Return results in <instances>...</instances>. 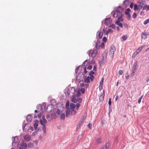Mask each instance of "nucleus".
<instances>
[{
	"label": "nucleus",
	"instance_id": "1",
	"mask_svg": "<svg viewBox=\"0 0 149 149\" xmlns=\"http://www.w3.org/2000/svg\"><path fill=\"white\" fill-rule=\"evenodd\" d=\"M72 101L74 103H76L77 102L78 103H77L75 105L73 103H71L70 104V108H68L67 109L66 112V115L67 116L70 115H75L76 113V111L74 109L75 108L76 110H78L80 106V103L82 102V99L81 98H78L77 97L75 96L71 99Z\"/></svg>",
	"mask_w": 149,
	"mask_h": 149
},
{
	"label": "nucleus",
	"instance_id": "2",
	"mask_svg": "<svg viewBox=\"0 0 149 149\" xmlns=\"http://www.w3.org/2000/svg\"><path fill=\"white\" fill-rule=\"evenodd\" d=\"M75 92V90L73 87H70L69 88H66L65 90V94L66 96H68L70 97L74 96V94Z\"/></svg>",
	"mask_w": 149,
	"mask_h": 149
},
{
	"label": "nucleus",
	"instance_id": "3",
	"mask_svg": "<svg viewBox=\"0 0 149 149\" xmlns=\"http://www.w3.org/2000/svg\"><path fill=\"white\" fill-rule=\"evenodd\" d=\"M123 12V10L121 6L119 7L116 10L115 12H113V16L114 17H116L119 16H120Z\"/></svg>",
	"mask_w": 149,
	"mask_h": 149
},
{
	"label": "nucleus",
	"instance_id": "4",
	"mask_svg": "<svg viewBox=\"0 0 149 149\" xmlns=\"http://www.w3.org/2000/svg\"><path fill=\"white\" fill-rule=\"evenodd\" d=\"M27 146V144L24 143V141L18 143V147L19 149H25L26 148Z\"/></svg>",
	"mask_w": 149,
	"mask_h": 149
},
{
	"label": "nucleus",
	"instance_id": "5",
	"mask_svg": "<svg viewBox=\"0 0 149 149\" xmlns=\"http://www.w3.org/2000/svg\"><path fill=\"white\" fill-rule=\"evenodd\" d=\"M97 52V49H95L93 51L91 52V50H89L88 52V55L89 56H90V54H91V56L92 58H94L95 57Z\"/></svg>",
	"mask_w": 149,
	"mask_h": 149
},
{
	"label": "nucleus",
	"instance_id": "6",
	"mask_svg": "<svg viewBox=\"0 0 149 149\" xmlns=\"http://www.w3.org/2000/svg\"><path fill=\"white\" fill-rule=\"evenodd\" d=\"M94 78V76H91V77L85 76L84 78V82L86 83H89L90 82V80L93 81Z\"/></svg>",
	"mask_w": 149,
	"mask_h": 149
},
{
	"label": "nucleus",
	"instance_id": "7",
	"mask_svg": "<svg viewBox=\"0 0 149 149\" xmlns=\"http://www.w3.org/2000/svg\"><path fill=\"white\" fill-rule=\"evenodd\" d=\"M87 61V60H85L84 61L83 63L82 66H79L77 68L75 69V72L77 73L78 71H79V68H82L83 67H85V65H86V67L87 65V64L86 63V62ZM81 71V69H79V72H80ZM79 73V72H78Z\"/></svg>",
	"mask_w": 149,
	"mask_h": 149
},
{
	"label": "nucleus",
	"instance_id": "8",
	"mask_svg": "<svg viewBox=\"0 0 149 149\" xmlns=\"http://www.w3.org/2000/svg\"><path fill=\"white\" fill-rule=\"evenodd\" d=\"M115 51V48L114 46H112L111 47L110 51V57L112 58L113 57L114 52Z\"/></svg>",
	"mask_w": 149,
	"mask_h": 149
},
{
	"label": "nucleus",
	"instance_id": "9",
	"mask_svg": "<svg viewBox=\"0 0 149 149\" xmlns=\"http://www.w3.org/2000/svg\"><path fill=\"white\" fill-rule=\"evenodd\" d=\"M138 67V62L137 61H135L134 63L133 68L132 70V72L133 74V75L134 74L136 70Z\"/></svg>",
	"mask_w": 149,
	"mask_h": 149
},
{
	"label": "nucleus",
	"instance_id": "10",
	"mask_svg": "<svg viewBox=\"0 0 149 149\" xmlns=\"http://www.w3.org/2000/svg\"><path fill=\"white\" fill-rule=\"evenodd\" d=\"M86 116L87 114L85 113L84 115L82 117L80 121L79 122V126L83 123L84 120L85 119Z\"/></svg>",
	"mask_w": 149,
	"mask_h": 149
},
{
	"label": "nucleus",
	"instance_id": "11",
	"mask_svg": "<svg viewBox=\"0 0 149 149\" xmlns=\"http://www.w3.org/2000/svg\"><path fill=\"white\" fill-rule=\"evenodd\" d=\"M30 126V124L29 123H27L26 124L23 128V131L24 132L28 130L29 129Z\"/></svg>",
	"mask_w": 149,
	"mask_h": 149
},
{
	"label": "nucleus",
	"instance_id": "12",
	"mask_svg": "<svg viewBox=\"0 0 149 149\" xmlns=\"http://www.w3.org/2000/svg\"><path fill=\"white\" fill-rule=\"evenodd\" d=\"M18 137L17 136H15L13 138H12V145H15L16 143L18 141Z\"/></svg>",
	"mask_w": 149,
	"mask_h": 149
},
{
	"label": "nucleus",
	"instance_id": "13",
	"mask_svg": "<svg viewBox=\"0 0 149 149\" xmlns=\"http://www.w3.org/2000/svg\"><path fill=\"white\" fill-rule=\"evenodd\" d=\"M42 120H40V122L41 124H43L44 125L45 124H46L47 123V121L45 118L44 116H42Z\"/></svg>",
	"mask_w": 149,
	"mask_h": 149
},
{
	"label": "nucleus",
	"instance_id": "14",
	"mask_svg": "<svg viewBox=\"0 0 149 149\" xmlns=\"http://www.w3.org/2000/svg\"><path fill=\"white\" fill-rule=\"evenodd\" d=\"M112 19L111 18H106L105 20V24L106 25H108L111 23Z\"/></svg>",
	"mask_w": 149,
	"mask_h": 149
},
{
	"label": "nucleus",
	"instance_id": "15",
	"mask_svg": "<svg viewBox=\"0 0 149 149\" xmlns=\"http://www.w3.org/2000/svg\"><path fill=\"white\" fill-rule=\"evenodd\" d=\"M24 139L26 141H30L31 137L29 134H27L24 136Z\"/></svg>",
	"mask_w": 149,
	"mask_h": 149
},
{
	"label": "nucleus",
	"instance_id": "16",
	"mask_svg": "<svg viewBox=\"0 0 149 149\" xmlns=\"http://www.w3.org/2000/svg\"><path fill=\"white\" fill-rule=\"evenodd\" d=\"M46 104L45 103H43L40 106V109L42 112H43L45 109Z\"/></svg>",
	"mask_w": 149,
	"mask_h": 149
},
{
	"label": "nucleus",
	"instance_id": "17",
	"mask_svg": "<svg viewBox=\"0 0 149 149\" xmlns=\"http://www.w3.org/2000/svg\"><path fill=\"white\" fill-rule=\"evenodd\" d=\"M32 117L31 115H28L26 117V120L28 122H30L32 120Z\"/></svg>",
	"mask_w": 149,
	"mask_h": 149
},
{
	"label": "nucleus",
	"instance_id": "18",
	"mask_svg": "<svg viewBox=\"0 0 149 149\" xmlns=\"http://www.w3.org/2000/svg\"><path fill=\"white\" fill-rule=\"evenodd\" d=\"M145 46L143 45L139 47V48L136 50V52L138 54L142 50L143 47H145Z\"/></svg>",
	"mask_w": 149,
	"mask_h": 149
},
{
	"label": "nucleus",
	"instance_id": "19",
	"mask_svg": "<svg viewBox=\"0 0 149 149\" xmlns=\"http://www.w3.org/2000/svg\"><path fill=\"white\" fill-rule=\"evenodd\" d=\"M116 25H118L119 27L122 28L123 27V24L121 22L118 21H116L115 23Z\"/></svg>",
	"mask_w": 149,
	"mask_h": 149
},
{
	"label": "nucleus",
	"instance_id": "20",
	"mask_svg": "<svg viewBox=\"0 0 149 149\" xmlns=\"http://www.w3.org/2000/svg\"><path fill=\"white\" fill-rule=\"evenodd\" d=\"M100 42L99 40H97V43L96 45V48L98 49L100 48Z\"/></svg>",
	"mask_w": 149,
	"mask_h": 149
},
{
	"label": "nucleus",
	"instance_id": "21",
	"mask_svg": "<svg viewBox=\"0 0 149 149\" xmlns=\"http://www.w3.org/2000/svg\"><path fill=\"white\" fill-rule=\"evenodd\" d=\"M123 16V14H121V15L118 17V20L116 21H118L119 22H121L123 21V19L122 18V17Z\"/></svg>",
	"mask_w": 149,
	"mask_h": 149
},
{
	"label": "nucleus",
	"instance_id": "22",
	"mask_svg": "<svg viewBox=\"0 0 149 149\" xmlns=\"http://www.w3.org/2000/svg\"><path fill=\"white\" fill-rule=\"evenodd\" d=\"M109 145V143H106L105 146L102 147L100 149H108Z\"/></svg>",
	"mask_w": 149,
	"mask_h": 149
},
{
	"label": "nucleus",
	"instance_id": "23",
	"mask_svg": "<svg viewBox=\"0 0 149 149\" xmlns=\"http://www.w3.org/2000/svg\"><path fill=\"white\" fill-rule=\"evenodd\" d=\"M130 0H125L123 3V4L125 6L129 5L130 3Z\"/></svg>",
	"mask_w": 149,
	"mask_h": 149
},
{
	"label": "nucleus",
	"instance_id": "24",
	"mask_svg": "<svg viewBox=\"0 0 149 149\" xmlns=\"http://www.w3.org/2000/svg\"><path fill=\"white\" fill-rule=\"evenodd\" d=\"M41 124L42 125V128L43 130V133L44 134H46V128L45 127V124L44 125H43V124Z\"/></svg>",
	"mask_w": 149,
	"mask_h": 149
},
{
	"label": "nucleus",
	"instance_id": "25",
	"mask_svg": "<svg viewBox=\"0 0 149 149\" xmlns=\"http://www.w3.org/2000/svg\"><path fill=\"white\" fill-rule=\"evenodd\" d=\"M105 95L104 91L103 93L100 97L99 99L100 101H102L104 99V97Z\"/></svg>",
	"mask_w": 149,
	"mask_h": 149
},
{
	"label": "nucleus",
	"instance_id": "26",
	"mask_svg": "<svg viewBox=\"0 0 149 149\" xmlns=\"http://www.w3.org/2000/svg\"><path fill=\"white\" fill-rule=\"evenodd\" d=\"M143 10H146L147 11L149 10V6L148 5H146L143 7Z\"/></svg>",
	"mask_w": 149,
	"mask_h": 149
},
{
	"label": "nucleus",
	"instance_id": "27",
	"mask_svg": "<svg viewBox=\"0 0 149 149\" xmlns=\"http://www.w3.org/2000/svg\"><path fill=\"white\" fill-rule=\"evenodd\" d=\"M103 33L102 31H101L99 33L98 37L99 38L101 39L103 35Z\"/></svg>",
	"mask_w": 149,
	"mask_h": 149
},
{
	"label": "nucleus",
	"instance_id": "28",
	"mask_svg": "<svg viewBox=\"0 0 149 149\" xmlns=\"http://www.w3.org/2000/svg\"><path fill=\"white\" fill-rule=\"evenodd\" d=\"M34 145L33 143H29L28 144V147L29 148H32L33 147Z\"/></svg>",
	"mask_w": 149,
	"mask_h": 149
},
{
	"label": "nucleus",
	"instance_id": "29",
	"mask_svg": "<svg viewBox=\"0 0 149 149\" xmlns=\"http://www.w3.org/2000/svg\"><path fill=\"white\" fill-rule=\"evenodd\" d=\"M65 118V114L64 113H63L61 114L60 118L61 119L64 120Z\"/></svg>",
	"mask_w": 149,
	"mask_h": 149
},
{
	"label": "nucleus",
	"instance_id": "30",
	"mask_svg": "<svg viewBox=\"0 0 149 149\" xmlns=\"http://www.w3.org/2000/svg\"><path fill=\"white\" fill-rule=\"evenodd\" d=\"M69 101H67L66 102V109H68V108H69Z\"/></svg>",
	"mask_w": 149,
	"mask_h": 149
},
{
	"label": "nucleus",
	"instance_id": "31",
	"mask_svg": "<svg viewBox=\"0 0 149 149\" xmlns=\"http://www.w3.org/2000/svg\"><path fill=\"white\" fill-rule=\"evenodd\" d=\"M96 143H100L101 142V139L100 138L97 139L96 140Z\"/></svg>",
	"mask_w": 149,
	"mask_h": 149
},
{
	"label": "nucleus",
	"instance_id": "32",
	"mask_svg": "<svg viewBox=\"0 0 149 149\" xmlns=\"http://www.w3.org/2000/svg\"><path fill=\"white\" fill-rule=\"evenodd\" d=\"M80 95V93H79V92H77L76 95L75 94H74V96H73L72 97H74V96H77L78 98H79V97H78Z\"/></svg>",
	"mask_w": 149,
	"mask_h": 149
},
{
	"label": "nucleus",
	"instance_id": "33",
	"mask_svg": "<svg viewBox=\"0 0 149 149\" xmlns=\"http://www.w3.org/2000/svg\"><path fill=\"white\" fill-rule=\"evenodd\" d=\"M122 38L124 40H125L127 38V35H124L122 36Z\"/></svg>",
	"mask_w": 149,
	"mask_h": 149
},
{
	"label": "nucleus",
	"instance_id": "34",
	"mask_svg": "<svg viewBox=\"0 0 149 149\" xmlns=\"http://www.w3.org/2000/svg\"><path fill=\"white\" fill-rule=\"evenodd\" d=\"M103 31L104 33H105L106 35H107L108 34V33H109V32L107 31H107H106L105 30V29L104 28L103 29Z\"/></svg>",
	"mask_w": 149,
	"mask_h": 149
},
{
	"label": "nucleus",
	"instance_id": "35",
	"mask_svg": "<svg viewBox=\"0 0 149 149\" xmlns=\"http://www.w3.org/2000/svg\"><path fill=\"white\" fill-rule=\"evenodd\" d=\"M149 23V18L148 19H147L143 23L145 25H146Z\"/></svg>",
	"mask_w": 149,
	"mask_h": 149
},
{
	"label": "nucleus",
	"instance_id": "36",
	"mask_svg": "<svg viewBox=\"0 0 149 149\" xmlns=\"http://www.w3.org/2000/svg\"><path fill=\"white\" fill-rule=\"evenodd\" d=\"M38 126V123H35L34 124V128L36 129V130L37 128V127Z\"/></svg>",
	"mask_w": 149,
	"mask_h": 149
},
{
	"label": "nucleus",
	"instance_id": "37",
	"mask_svg": "<svg viewBox=\"0 0 149 149\" xmlns=\"http://www.w3.org/2000/svg\"><path fill=\"white\" fill-rule=\"evenodd\" d=\"M85 91V89L84 88H81L80 89V91L81 92L82 94L84 93Z\"/></svg>",
	"mask_w": 149,
	"mask_h": 149
},
{
	"label": "nucleus",
	"instance_id": "38",
	"mask_svg": "<svg viewBox=\"0 0 149 149\" xmlns=\"http://www.w3.org/2000/svg\"><path fill=\"white\" fill-rule=\"evenodd\" d=\"M109 27V28H111L112 29H115V25L114 24H112Z\"/></svg>",
	"mask_w": 149,
	"mask_h": 149
},
{
	"label": "nucleus",
	"instance_id": "39",
	"mask_svg": "<svg viewBox=\"0 0 149 149\" xmlns=\"http://www.w3.org/2000/svg\"><path fill=\"white\" fill-rule=\"evenodd\" d=\"M123 26L125 28L127 29H128V25L126 23H124L123 24Z\"/></svg>",
	"mask_w": 149,
	"mask_h": 149
},
{
	"label": "nucleus",
	"instance_id": "40",
	"mask_svg": "<svg viewBox=\"0 0 149 149\" xmlns=\"http://www.w3.org/2000/svg\"><path fill=\"white\" fill-rule=\"evenodd\" d=\"M138 54L137 53V52H136V51L134 52L132 57H133L134 58Z\"/></svg>",
	"mask_w": 149,
	"mask_h": 149
},
{
	"label": "nucleus",
	"instance_id": "41",
	"mask_svg": "<svg viewBox=\"0 0 149 149\" xmlns=\"http://www.w3.org/2000/svg\"><path fill=\"white\" fill-rule=\"evenodd\" d=\"M94 74V72L93 71H90L89 74V75L90 76V77H91V76H93V74Z\"/></svg>",
	"mask_w": 149,
	"mask_h": 149
},
{
	"label": "nucleus",
	"instance_id": "42",
	"mask_svg": "<svg viewBox=\"0 0 149 149\" xmlns=\"http://www.w3.org/2000/svg\"><path fill=\"white\" fill-rule=\"evenodd\" d=\"M107 31H108L109 33H112L113 32V30H112L110 28H109L108 29Z\"/></svg>",
	"mask_w": 149,
	"mask_h": 149
},
{
	"label": "nucleus",
	"instance_id": "43",
	"mask_svg": "<svg viewBox=\"0 0 149 149\" xmlns=\"http://www.w3.org/2000/svg\"><path fill=\"white\" fill-rule=\"evenodd\" d=\"M134 8L135 10H137L138 9V6L136 4L134 6Z\"/></svg>",
	"mask_w": 149,
	"mask_h": 149
},
{
	"label": "nucleus",
	"instance_id": "44",
	"mask_svg": "<svg viewBox=\"0 0 149 149\" xmlns=\"http://www.w3.org/2000/svg\"><path fill=\"white\" fill-rule=\"evenodd\" d=\"M143 95H141V97L139 99L138 102V103H141V99H142V98H143Z\"/></svg>",
	"mask_w": 149,
	"mask_h": 149
},
{
	"label": "nucleus",
	"instance_id": "45",
	"mask_svg": "<svg viewBox=\"0 0 149 149\" xmlns=\"http://www.w3.org/2000/svg\"><path fill=\"white\" fill-rule=\"evenodd\" d=\"M37 134V132L36 131H35L32 133V135L35 136Z\"/></svg>",
	"mask_w": 149,
	"mask_h": 149
},
{
	"label": "nucleus",
	"instance_id": "46",
	"mask_svg": "<svg viewBox=\"0 0 149 149\" xmlns=\"http://www.w3.org/2000/svg\"><path fill=\"white\" fill-rule=\"evenodd\" d=\"M137 14L136 13H134L133 15V17L134 19L136 18L137 17Z\"/></svg>",
	"mask_w": 149,
	"mask_h": 149
},
{
	"label": "nucleus",
	"instance_id": "47",
	"mask_svg": "<svg viewBox=\"0 0 149 149\" xmlns=\"http://www.w3.org/2000/svg\"><path fill=\"white\" fill-rule=\"evenodd\" d=\"M102 40L103 42H106L107 41V39L106 37H104L102 39Z\"/></svg>",
	"mask_w": 149,
	"mask_h": 149
},
{
	"label": "nucleus",
	"instance_id": "48",
	"mask_svg": "<svg viewBox=\"0 0 149 149\" xmlns=\"http://www.w3.org/2000/svg\"><path fill=\"white\" fill-rule=\"evenodd\" d=\"M123 73V71L121 70H119L118 72L119 74L121 75H122Z\"/></svg>",
	"mask_w": 149,
	"mask_h": 149
},
{
	"label": "nucleus",
	"instance_id": "49",
	"mask_svg": "<svg viewBox=\"0 0 149 149\" xmlns=\"http://www.w3.org/2000/svg\"><path fill=\"white\" fill-rule=\"evenodd\" d=\"M103 58H104L105 57V58H106V52H104V54H103Z\"/></svg>",
	"mask_w": 149,
	"mask_h": 149
},
{
	"label": "nucleus",
	"instance_id": "50",
	"mask_svg": "<svg viewBox=\"0 0 149 149\" xmlns=\"http://www.w3.org/2000/svg\"><path fill=\"white\" fill-rule=\"evenodd\" d=\"M92 68V66L91 65H89L88 66L87 69L88 70H90Z\"/></svg>",
	"mask_w": 149,
	"mask_h": 149
},
{
	"label": "nucleus",
	"instance_id": "51",
	"mask_svg": "<svg viewBox=\"0 0 149 149\" xmlns=\"http://www.w3.org/2000/svg\"><path fill=\"white\" fill-rule=\"evenodd\" d=\"M86 65H85V67H84V73H85V74H86L87 73V71H86Z\"/></svg>",
	"mask_w": 149,
	"mask_h": 149
},
{
	"label": "nucleus",
	"instance_id": "52",
	"mask_svg": "<svg viewBox=\"0 0 149 149\" xmlns=\"http://www.w3.org/2000/svg\"><path fill=\"white\" fill-rule=\"evenodd\" d=\"M111 98H110L109 99V105L110 106L111 104Z\"/></svg>",
	"mask_w": 149,
	"mask_h": 149
},
{
	"label": "nucleus",
	"instance_id": "53",
	"mask_svg": "<svg viewBox=\"0 0 149 149\" xmlns=\"http://www.w3.org/2000/svg\"><path fill=\"white\" fill-rule=\"evenodd\" d=\"M92 125L90 123H89L88 125V127L90 129L91 128Z\"/></svg>",
	"mask_w": 149,
	"mask_h": 149
},
{
	"label": "nucleus",
	"instance_id": "54",
	"mask_svg": "<svg viewBox=\"0 0 149 149\" xmlns=\"http://www.w3.org/2000/svg\"><path fill=\"white\" fill-rule=\"evenodd\" d=\"M118 136H117L116 138V139L115 140V142L117 143L118 141Z\"/></svg>",
	"mask_w": 149,
	"mask_h": 149
},
{
	"label": "nucleus",
	"instance_id": "55",
	"mask_svg": "<svg viewBox=\"0 0 149 149\" xmlns=\"http://www.w3.org/2000/svg\"><path fill=\"white\" fill-rule=\"evenodd\" d=\"M103 83H102L101 82H100V86H99L100 89V88H102V85H103Z\"/></svg>",
	"mask_w": 149,
	"mask_h": 149
},
{
	"label": "nucleus",
	"instance_id": "56",
	"mask_svg": "<svg viewBox=\"0 0 149 149\" xmlns=\"http://www.w3.org/2000/svg\"><path fill=\"white\" fill-rule=\"evenodd\" d=\"M138 9H139V10H140L142 8L143 6L142 5H140L138 6Z\"/></svg>",
	"mask_w": 149,
	"mask_h": 149
},
{
	"label": "nucleus",
	"instance_id": "57",
	"mask_svg": "<svg viewBox=\"0 0 149 149\" xmlns=\"http://www.w3.org/2000/svg\"><path fill=\"white\" fill-rule=\"evenodd\" d=\"M134 6V4L133 3H131L130 6V7L132 8H133Z\"/></svg>",
	"mask_w": 149,
	"mask_h": 149
},
{
	"label": "nucleus",
	"instance_id": "58",
	"mask_svg": "<svg viewBox=\"0 0 149 149\" xmlns=\"http://www.w3.org/2000/svg\"><path fill=\"white\" fill-rule=\"evenodd\" d=\"M56 113L58 115H59L60 114V111L59 109H57V110L56 111Z\"/></svg>",
	"mask_w": 149,
	"mask_h": 149
},
{
	"label": "nucleus",
	"instance_id": "59",
	"mask_svg": "<svg viewBox=\"0 0 149 149\" xmlns=\"http://www.w3.org/2000/svg\"><path fill=\"white\" fill-rule=\"evenodd\" d=\"M142 38H146V36L143 35V33H142Z\"/></svg>",
	"mask_w": 149,
	"mask_h": 149
},
{
	"label": "nucleus",
	"instance_id": "60",
	"mask_svg": "<svg viewBox=\"0 0 149 149\" xmlns=\"http://www.w3.org/2000/svg\"><path fill=\"white\" fill-rule=\"evenodd\" d=\"M41 115H42V114L40 113H39L38 115V118H40L41 117Z\"/></svg>",
	"mask_w": 149,
	"mask_h": 149
},
{
	"label": "nucleus",
	"instance_id": "61",
	"mask_svg": "<svg viewBox=\"0 0 149 149\" xmlns=\"http://www.w3.org/2000/svg\"><path fill=\"white\" fill-rule=\"evenodd\" d=\"M34 143L36 145H37L38 144V141L37 140L35 141H33Z\"/></svg>",
	"mask_w": 149,
	"mask_h": 149
},
{
	"label": "nucleus",
	"instance_id": "62",
	"mask_svg": "<svg viewBox=\"0 0 149 149\" xmlns=\"http://www.w3.org/2000/svg\"><path fill=\"white\" fill-rule=\"evenodd\" d=\"M80 85L82 87H84L85 86V85L84 83H81L80 84Z\"/></svg>",
	"mask_w": 149,
	"mask_h": 149
},
{
	"label": "nucleus",
	"instance_id": "63",
	"mask_svg": "<svg viewBox=\"0 0 149 149\" xmlns=\"http://www.w3.org/2000/svg\"><path fill=\"white\" fill-rule=\"evenodd\" d=\"M96 70H97V68H96V67L95 66H94L93 67V70L94 71H95Z\"/></svg>",
	"mask_w": 149,
	"mask_h": 149
},
{
	"label": "nucleus",
	"instance_id": "64",
	"mask_svg": "<svg viewBox=\"0 0 149 149\" xmlns=\"http://www.w3.org/2000/svg\"><path fill=\"white\" fill-rule=\"evenodd\" d=\"M38 139L39 140H42L43 139V137L41 136H40L38 137Z\"/></svg>",
	"mask_w": 149,
	"mask_h": 149
}]
</instances>
